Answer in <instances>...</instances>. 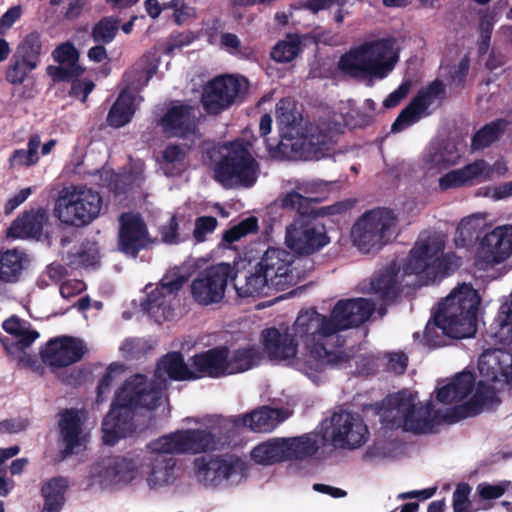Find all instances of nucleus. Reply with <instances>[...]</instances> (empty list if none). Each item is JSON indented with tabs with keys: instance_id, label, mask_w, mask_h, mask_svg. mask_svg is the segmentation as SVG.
<instances>
[{
	"instance_id": "f257e3e1",
	"label": "nucleus",
	"mask_w": 512,
	"mask_h": 512,
	"mask_svg": "<svg viewBox=\"0 0 512 512\" xmlns=\"http://www.w3.org/2000/svg\"><path fill=\"white\" fill-rule=\"evenodd\" d=\"M375 303L368 299L339 300L329 317L316 309L301 310L292 330L310 356L318 361L336 362V354L326 347V339L340 331L359 327L374 313Z\"/></svg>"
},
{
	"instance_id": "f03ea898",
	"label": "nucleus",
	"mask_w": 512,
	"mask_h": 512,
	"mask_svg": "<svg viewBox=\"0 0 512 512\" xmlns=\"http://www.w3.org/2000/svg\"><path fill=\"white\" fill-rule=\"evenodd\" d=\"M444 241L437 236L419 239L410 250L403 271L394 266L376 271L370 288H411L434 286L456 270L460 260L454 254L443 255Z\"/></svg>"
},
{
	"instance_id": "7ed1b4c3",
	"label": "nucleus",
	"mask_w": 512,
	"mask_h": 512,
	"mask_svg": "<svg viewBox=\"0 0 512 512\" xmlns=\"http://www.w3.org/2000/svg\"><path fill=\"white\" fill-rule=\"evenodd\" d=\"M353 114L349 111L341 114V121L335 120V127L324 128L303 125L301 116L293 111L291 103L282 99L276 106V118L280 132L277 146L267 145L270 157L274 159L307 160L319 159L326 154L325 150L335 143L341 124H350Z\"/></svg>"
},
{
	"instance_id": "20e7f679",
	"label": "nucleus",
	"mask_w": 512,
	"mask_h": 512,
	"mask_svg": "<svg viewBox=\"0 0 512 512\" xmlns=\"http://www.w3.org/2000/svg\"><path fill=\"white\" fill-rule=\"evenodd\" d=\"M162 385L144 374H134L115 391L110 409L102 421L103 442L114 446L136 430L135 416L141 409L154 410L162 399Z\"/></svg>"
},
{
	"instance_id": "39448f33",
	"label": "nucleus",
	"mask_w": 512,
	"mask_h": 512,
	"mask_svg": "<svg viewBox=\"0 0 512 512\" xmlns=\"http://www.w3.org/2000/svg\"><path fill=\"white\" fill-rule=\"evenodd\" d=\"M481 301L479 290H451L433 309L423 332V344L437 348L446 345L448 337H473L477 331Z\"/></svg>"
},
{
	"instance_id": "423d86ee",
	"label": "nucleus",
	"mask_w": 512,
	"mask_h": 512,
	"mask_svg": "<svg viewBox=\"0 0 512 512\" xmlns=\"http://www.w3.org/2000/svg\"><path fill=\"white\" fill-rule=\"evenodd\" d=\"M393 39L382 38L366 41L339 60V68L347 75L367 81L383 80L395 68L399 54Z\"/></svg>"
},
{
	"instance_id": "0eeeda50",
	"label": "nucleus",
	"mask_w": 512,
	"mask_h": 512,
	"mask_svg": "<svg viewBox=\"0 0 512 512\" xmlns=\"http://www.w3.org/2000/svg\"><path fill=\"white\" fill-rule=\"evenodd\" d=\"M415 402L416 396L413 393L402 390L377 403V413L384 427L391 430L401 428L414 433L424 432L430 426L434 405L429 401L417 409Z\"/></svg>"
},
{
	"instance_id": "6e6552de",
	"label": "nucleus",
	"mask_w": 512,
	"mask_h": 512,
	"mask_svg": "<svg viewBox=\"0 0 512 512\" xmlns=\"http://www.w3.org/2000/svg\"><path fill=\"white\" fill-rule=\"evenodd\" d=\"M397 223V215L390 209L369 210L354 223L352 242L362 253L378 252L392 239Z\"/></svg>"
},
{
	"instance_id": "1a4fd4ad",
	"label": "nucleus",
	"mask_w": 512,
	"mask_h": 512,
	"mask_svg": "<svg viewBox=\"0 0 512 512\" xmlns=\"http://www.w3.org/2000/svg\"><path fill=\"white\" fill-rule=\"evenodd\" d=\"M259 175V165L251 155L248 144L235 141L223 148L221 160L215 168V178L226 188L251 187Z\"/></svg>"
},
{
	"instance_id": "9d476101",
	"label": "nucleus",
	"mask_w": 512,
	"mask_h": 512,
	"mask_svg": "<svg viewBox=\"0 0 512 512\" xmlns=\"http://www.w3.org/2000/svg\"><path fill=\"white\" fill-rule=\"evenodd\" d=\"M102 209L99 193L87 187H71L62 191L54 213L61 223L74 227L90 224Z\"/></svg>"
},
{
	"instance_id": "9b49d317",
	"label": "nucleus",
	"mask_w": 512,
	"mask_h": 512,
	"mask_svg": "<svg viewBox=\"0 0 512 512\" xmlns=\"http://www.w3.org/2000/svg\"><path fill=\"white\" fill-rule=\"evenodd\" d=\"M369 437L367 425L358 413L340 410L334 412L329 426L323 430L322 438L334 447L356 449L366 443Z\"/></svg>"
},
{
	"instance_id": "f8f14e48",
	"label": "nucleus",
	"mask_w": 512,
	"mask_h": 512,
	"mask_svg": "<svg viewBox=\"0 0 512 512\" xmlns=\"http://www.w3.org/2000/svg\"><path fill=\"white\" fill-rule=\"evenodd\" d=\"M329 242L325 226L305 217H296L286 227L285 244L296 254L311 255Z\"/></svg>"
},
{
	"instance_id": "ddd939ff",
	"label": "nucleus",
	"mask_w": 512,
	"mask_h": 512,
	"mask_svg": "<svg viewBox=\"0 0 512 512\" xmlns=\"http://www.w3.org/2000/svg\"><path fill=\"white\" fill-rule=\"evenodd\" d=\"M249 83L241 76H220L209 82L203 90L202 103L208 113L217 114L241 100Z\"/></svg>"
},
{
	"instance_id": "4468645a",
	"label": "nucleus",
	"mask_w": 512,
	"mask_h": 512,
	"mask_svg": "<svg viewBox=\"0 0 512 512\" xmlns=\"http://www.w3.org/2000/svg\"><path fill=\"white\" fill-rule=\"evenodd\" d=\"M216 439L207 429L177 430L159 437L154 446L176 454L202 453L216 449Z\"/></svg>"
},
{
	"instance_id": "2eb2a0df",
	"label": "nucleus",
	"mask_w": 512,
	"mask_h": 512,
	"mask_svg": "<svg viewBox=\"0 0 512 512\" xmlns=\"http://www.w3.org/2000/svg\"><path fill=\"white\" fill-rule=\"evenodd\" d=\"M197 480L209 487H218L234 474L244 470V463L232 456H200L193 461Z\"/></svg>"
},
{
	"instance_id": "dca6fc26",
	"label": "nucleus",
	"mask_w": 512,
	"mask_h": 512,
	"mask_svg": "<svg viewBox=\"0 0 512 512\" xmlns=\"http://www.w3.org/2000/svg\"><path fill=\"white\" fill-rule=\"evenodd\" d=\"M157 124L167 137L187 138L197 134L198 109L184 102H171Z\"/></svg>"
},
{
	"instance_id": "f3484780",
	"label": "nucleus",
	"mask_w": 512,
	"mask_h": 512,
	"mask_svg": "<svg viewBox=\"0 0 512 512\" xmlns=\"http://www.w3.org/2000/svg\"><path fill=\"white\" fill-rule=\"evenodd\" d=\"M86 352L81 339L59 336L50 339L40 350L42 362L52 369L68 367L79 362Z\"/></svg>"
},
{
	"instance_id": "a211bd4d",
	"label": "nucleus",
	"mask_w": 512,
	"mask_h": 512,
	"mask_svg": "<svg viewBox=\"0 0 512 512\" xmlns=\"http://www.w3.org/2000/svg\"><path fill=\"white\" fill-rule=\"evenodd\" d=\"M323 185L321 181L287 180L283 184L284 191L275 204L285 210H295L298 217H304L310 204L318 201L313 195L320 192Z\"/></svg>"
},
{
	"instance_id": "6ab92c4d",
	"label": "nucleus",
	"mask_w": 512,
	"mask_h": 512,
	"mask_svg": "<svg viewBox=\"0 0 512 512\" xmlns=\"http://www.w3.org/2000/svg\"><path fill=\"white\" fill-rule=\"evenodd\" d=\"M445 89L440 81H433L422 88L410 104L401 111L392 125L393 132H400L428 114V109L444 97Z\"/></svg>"
},
{
	"instance_id": "aec40b11",
	"label": "nucleus",
	"mask_w": 512,
	"mask_h": 512,
	"mask_svg": "<svg viewBox=\"0 0 512 512\" xmlns=\"http://www.w3.org/2000/svg\"><path fill=\"white\" fill-rule=\"evenodd\" d=\"M150 243L151 237L142 216L135 212L122 213L119 217V249L125 254L135 257Z\"/></svg>"
},
{
	"instance_id": "412c9836",
	"label": "nucleus",
	"mask_w": 512,
	"mask_h": 512,
	"mask_svg": "<svg viewBox=\"0 0 512 512\" xmlns=\"http://www.w3.org/2000/svg\"><path fill=\"white\" fill-rule=\"evenodd\" d=\"M85 411L77 408H66L59 412L58 428L60 440L64 448L60 451L59 461L75 453V449L85 442L84 424Z\"/></svg>"
},
{
	"instance_id": "4be33fe9",
	"label": "nucleus",
	"mask_w": 512,
	"mask_h": 512,
	"mask_svg": "<svg viewBox=\"0 0 512 512\" xmlns=\"http://www.w3.org/2000/svg\"><path fill=\"white\" fill-rule=\"evenodd\" d=\"M512 254V225H502L487 233L480 243L477 259L486 265L503 262Z\"/></svg>"
},
{
	"instance_id": "5701e85b",
	"label": "nucleus",
	"mask_w": 512,
	"mask_h": 512,
	"mask_svg": "<svg viewBox=\"0 0 512 512\" xmlns=\"http://www.w3.org/2000/svg\"><path fill=\"white\" fill-rule=\"evenodd\" d=\"M227 346L221 345L194 354L189 357L192 367V381L202 378L219 379L226 377Z\"/></svg>"
},
{
	"instance_id": "b1692460",
	"label": "nucleus",
	"mask_w": 512,
	"mask_h": 512,
	"mask_svg": "<svg viewBox=\"0 0 512 512\" xmlns=\"http://www.w3.org/2000/svg\"><path fill=\"white\" fill-rule=\"evenodd\" d=\"M291 263L290 253L279 248H269L261 259L260 273L255 275V281L268 287L285 285L284 279L289 272Z\"/></svg>"
},
{
	"instance_id": "393cba45",
	"label": "nucleus",
	"mask_w": 512,
	"mask_h": 512,
	"mask_svg": "<svg viewBox=\"0 0 512 512\" xmlns=\"http://www.w3.org/2000/svg\"><path fill=\"white\" fill-rule=\"evenodd\" d=\"M497 399L493 386L485 381H479L474 395L467 402L450 408L444 419L452 424L469 417L479 415L484 408L490 407Z\"/></svg>"
},
{
	"instance_id": "a878e982",
	"label": "nucleus",
	"mask_w": 512,
	"mask_h": 512,
	"mask_svg": "<svg viewBox=\"0 0 512 512\" xmlns=\"http://www.w3.org/2000/svg\"><path fill=\"white\" fill-rule=\"evenodd\" d=\"M264 349L271 360L287 361L296 358L298 340L294 333L286 328L283 332L276 327L266 328L261 332Z\"/></svg>"
},
{
	"instance_id": "bb28decb",
	"label": "nucleus",
	"mask_w": 512,
	"mask_h": 512,
	"mask_svg": "<svg viewBox=\"0 0 512 512\" xmlns=\"http://www.w3.org/2000/svg\"><path fill=\"white\" fill-rule=\"evenodd\" d=\"M155 441L150 442L147 447L152 453L150 458L151 471L147 477L148 485L151 488L161 487L168 484L174 477L176 459L174 452H165L164 448L156 447Z\"/></svg>"
},
{
	"instance_id": "cd10ccee",
	"label": "nucleus",
	"mask_w": 512,
	"mask_h": 512,
	"mask_svg": "<svg viewBox=\"0 0 512 512\" xmlns=\"http://www.w3.org/2000/svg\"><path fill=\"white\" fill-rule=\"evenodd\" d=\"M492 173L491 167L483 160L475 161L463 168L452 170L439 179L442 190L471 185L486 180Z\"/></svg>"
},
{
	"instance_id": "c85d7f7f",
	"label": "nucleus",
	"mask_w": 512,
	"mask_h": 512,
	"mask_svg": "<svg viewBox=\"0 0 512 512\" xmlns=\"http://www.w3.org/2000/svg\"><path fill=\"white\" fill-rule=\"evenodd\" d=\"M49 219L45 209H31L17 217L8 230V236L18 239H40Z\"/></svg>"
},
{
	"instance_id": "c756f323",
	"label": "nucleus",
	"mask_w": 512,
	"mask_h": 512,
	"mask_svg": "<svg viewBox=\"0 0 512 512\" xmlns=\"http://www.w3.org/2000/svg\"><path fill=\"white\" fill-rule=\"evenodd\" d=\"M178 290H151L142 303L143 310L158 324L175 318L176 293Z\"/></svg>"
},
{
	"instance_id": "7c9ffc66",
	"label": "nucleus",
	"mask_w": 512,
	"mask_h": 512,
	"mask_svg": "<svg viewBox=\"0 0 512 512\" xmlns=\"http://www.w3.org/2000/svg\"><path fill=\"white\" fill-rule=\"evenodd\" d=\"M459 158L460 154L454 144L431 145L422 157L421 168L424 172L435 175L455 165Z\"/></svg>"
},
{
	"instance_id": "2f4dec72",
	"label": "nucleus",
	"mask_w": 512,
	"mask_h": 512,
	"mask_svg": "<svg viewBox=\"0 0 512 512\" xmlns=\"http://www.w3.org/2000/svg\"><path fill=\"white\" fill-rule=\"evenodd\" d=\"M54 59L59 63L57 67H50L49 74L58 81L73 79L83 73L78 65V52L70 43L59 45L53 52Z\"/></svg>"
},
{
	"instance_id": "473e14b6",
	"label": "nucleus",
	"mask_w": 512,
	"mask_h": 512,
	"mask_svg": "<svg viewBox=\"0 0 512 512\" xmlns=\"http://www.w3.org/2000/svg\"><path fill=\"white\" fill-rule=\"evenodd\" d=\"M286 416L282 409L263 406L243 415L236 421L249 428L253 432H270L285 420Z\"/></svg>"
},
{
	"instance_id": "72a5a7b5",
	"label": "nucleus",
	"mask_w": 512,
	"mask_h": 512,
	"mask_svg": "<svg viewBox=\"0 0 512 512\" xmlns=\"http://www.w3.org/2000/svg\"><path fill=\"white\" fill-rule=\"evenodd\" d=\"M475 387V376L470 371L456 374L449 383L437 388L436 399L443 404H451L465 399Z\"/></svg>"
},
{
	"instance_id": "f704fd0d",
	"label": "nucleus",
	"mask_w": 512,
	"mask_h": 512,
	"mask_svg": "<svg viewBox=\"0 0 512 512\" xmlns=\"http://www.w3.org/2000/svg\"><path fill=\"white\" fill-rule=\"evenodd\" d=\"M99 476L103 481L119 483L130 481L138 468V464L126 456H110L100 464Z\"/></svg>"
},
{
	"instance_id": "c9c22d12",
	"label": "nucleus",
	"mask_w": 512,
	"mask_h": 512,
	"mask_svg": "<svg viewBox=\"0 0 512 512\" xmlns=\"http://www.w3.org/2000/svg\"><path fill=\"white\" fill-rule=\"evenodd\" d=\"M141 102V96L124 89L109 111L107 117L109 125L119 128L129 123Z\"/></svg>"
},
{
	"instance_id": "e433bc0d",
	"label": "nucleus",
	"mask_w": 512,
	"mask_h": 512,
	"mask_svg": "<svg viewBox=\"0 0 512 512\" xmlns=\"http://www.w3.org/2000/svg\"><path fill=\"white\" fill-rule=\"evenodd\" d=\"M69 481L64 476H56L43 483L40 493L44 500L41 512H61L66 502Z\"/></svg>"
},
{
	"instance_id": "4c0bfd02",
	"label": "nucleus",
	"mask_w": 512,
	"mask_h": 512,
	"mask_svg": "<svg viewBox=\"0 0 512 512\" xmlns=\"http://www.w3.org/2000/svg\"><path fill=\"white\" fill-rule=\"evenodd\" d=\"M262 358V352L256 346H245L233 351L227 347L226 366L227 375L243 373L257 366Z\"/></svg>"
},
{
	"instance_id": "58836bf2",
	"label": "nucleus",
	"mask_w": 512,
	"mask_h": 512,
	"mask_svg": "<svg viewBox=\"0 0 512 512\" xmlns=\"http://www.w3.org/2000/svg\"><path fill=\"white\" fill-rule=\"evenodd\" d=\"M161 373L175 381H192L193 378L190 362L186 363L182 353L178 351L169 352L159 359L156 374L161 376Z\"/></svg>"
},
{
	"instance_id": "ea45409f",
	"label": "nucleus",
	"mask_w": 512,
	"mask_h": 512,
	"mask_svg": "<svg viewBox=\"0 0 512 512\" xmlns=\"http://www.w3.org/2000/svg\"><path fill=\"white\" fill-rule=\"evenodd\" d=\"M235 272L231 265L221 263L207 268L194 280L191 288H227L234 285Z\"/></svg>"
},
{
	"instance_id": "a19ab883",
	"label": "nucleus",
	"mask_w": 512,
	"mask_h": 512,
	"mask_svg": "<svg viewBox=\"0 0 512 512\" xmlns=\"http://www.w3.org/2000/svg\"><path fill=\"white\" fill-rule=\"evenodd\" d=\"M28 255L17 248L0 252V280L12 283L29 265Z\"/></svg>"
},
{
	"instance_id": "79ce46f5",
	"label": "nucleus",
	"mask_w": 512,
	"mask_h": 512,
	"mask_svg": "<svg viewBox=\"0 0 512 512\" xmlns=\"http://www.w3.org/2000/svg\"><path fill=\"white\" fill-rule=\"evenodd\" d=\"M284 442L287 461L307 460L315 456L320 448L317 435L314 433L284 438Z\"/></svg>"
},
{
	"instance_id": "37998d69",
	"label": "nucleus",
	"mask_w": 512,
	"mask_h": 512,
	"mask_svg": "<svg viewBox=\"0 0 512 512\" xmlns=\"http://www.w3.org/2000/svg\"><path fill=\"white\" fill-rule=\"evenodd\" d=\"M158 68L157 60L154 56L145 55L137 62L130 71L125 74V82L128 90H135L145 86Z\"/></svg>"
},
{
	"instance_id": "c03bdc74",
	"label": "nucleus",
	"mask_w": 512,
	"mask_h": 512,
	"mask_svg": "<svg viewBox=\"0 0 512 512\" xmlns=\"http://www.w3.org/2000/svg\"><path fill=\"white\" fill-rule=\"evenodd\" d=\"M251 458L261 465H273L287 461L284 438H275L258 444L251 451Z\"/></svg>"
},
{
	"instance_id": "a18cd8bd",
	"label": "nucleus",
	"mask_w": 512,
	"mask_h": 512,
	"mask_svg": "<svg viewBox=\"0 0 512 512\" xmlns=\"http://www.w3.org/2000/svg\"><path fill=\"white\" fill-rule=\"evenodd\" d=\"M186 149L180 145L170 144L162 152L160 168L167 176L181 174L185 169Z\"/></svg>"
},
{
	"instance_id": "49530a36",
	"label": "nucleus",
	"mask_w": 512,
	"mask_h": 512,
	"mask_svg": "<svg viewBox=\"0 0 512 512\" xmlns=\"http://www.w3.org/2000/svg\"><path fill=\"white\" fill-rule=\"evenodd\" d=\"M507 125L508 122L503 119H499L485 125L474 135L471 145L472 149L481 150L488 147L500 137Z\"/></svg>"
},
{
	"instance_id": "de8ad7c7",
	"label": "nucleus",
	"mask_w": 512,
	"mask_h": 512,
	"mask_svg": "<svg viewBox=\"0 0 512 512\" xmlns=\"http://www.w3.org/2000/svg\"><path fill=\"white\" fill-rule=\"evenodd\" d=\"M41 140L38 135H33L29 138L27 150H15L9 159L10 165L15 166H32L39 160L38 149Z\"/></svg>"
},
{
	"instance_id": "09e8293b",
	"label": "nucleus",
	"mask_w": 512,
	"mask_h": 512,
	"mask_svg": "<svg viewBox=\"0 0 512 512\" xmlns=\"http://www.w3.org/2000/svg\"><path fill=\"white\" fill-rule=\"evenodd\" d=\"M41 49L40 36L37 33H31L23 40L16 55L24 59L28 68H35Z\"/></svg>"
},
{
	"instance_id": "8fccbe9b",
	"label": "nucleus",
	"mask_w": 512,
	"mask_h": 512,
	"mask_svg": "<svg viewBox=\"0 0 512 512\" xmlns=\"http://www.w3.org/2000/svg\"><path fill=\"white\" fill-rule=\"evenodd\" d=\"M300 39L297 35H288L275 45L271 52L272 58L277 62H289L299 52Z\"/></svg>"
},
{
	"instance_id": "3c124183",
	"label": "nucleus",
	"mask_w": 512,
	"mask_h": 512,
	"mask_svg": "<svg viewBox=\"0 0 512 512\" xmlns=\"http://www.w3.org/2000/svg\"><path fill=\"white\" fill-rule=\"evenodd\" d=\"M118 28V19L112 17L103 18L93 27V39L98 43H110L114 39Z\"/></svg>"
},
{
	"instance_id": "603ef678",
	"label": "nucleus",
	"mask_w": 512,
	"mask_h": 512,
	"mask_svg": "<svg viewBox=\"0 0 512 512\" xmlns=\"http://www.w3.org/2000/svg\"><path fill=\"white\" fill-rule=\"evenodd\" d=\"M486 226V215L473 214L461 220L457 231L463 239H472Z\"/></svg>"
},
{
	"instance_id": "864d4df0",
	"label": "nucleus",
	"mask_w": 512,
	"mask_h": 512,
	"mask_svg": "<svg viewBox=\"0 0 512 512\" xmlns=\"http://www.w3.org/2000/svg\"><path fill=\"white\" fill-rule=\"evenodd\" d=\"M190 277V269L186 266L171 268L161 278V288H181Z\"/></svg>"
},
{
	"instance_id": "5fc2aeb1",
	"label": "nucleus",
	"mask_w": 512,
	"mask_h": 512,
	"mask_svg": "<svg viewBox=\"0 0 512 512\" xmlns=\"http://www.w3.org/2000/svg\"><path fill=\"white\" fill-rule=\"evenodd\" d=\"M122 369V365L118 363H111L105 370V373L100 378L96 389V402L103 403L107 395L110 393L114 383L115 374Z\"/></svg>"
},
{
	"instance_id": "6e6d98bb",
	"label": "nucleus",
	"mask_w": 512,
	"mask_h": 512,
	"mask_svg": "<svg viewBox=\"0 0 512 512\" xmlns=\"http://www.w3.org/2000/svg\"><path fill=\"white\" fill-rule=\"evenodd\" d=\"M257 228V219L255 217H248L227 230L223 235V240L227 243H233L250 233L256 232Z\"/></svg>"
},
{
	"instance_id": "4d7b16f0",
	"label": "nucleus",
	"mask_w": 512,
	"mask_h": 512,
	"mask_svg": "<svg viewBox=\"0 0 512 512\" xmlns=\"http://www.w3.org/2000/svg\"><path fill=\"white\" fill-rule=\"evenodd\" d=\"M353 0H311L308 3V7L313 12H318L322 9L337 8V12L334 19L337 23H341L344 20L345 15L348 13L344 6L350 4Z\"/></svg>"
},
{
	"instance_id": "13d9d810",
	"label": "nucleus",
	"mask_w": 512,
	"mask_h": 512,
	"mask_svg": "<svg viewBox=\"0 0 512 512\" xmlns=\"http://www.w3.org/2000/svg\"><path fill=\"white\" fill-rule=\"evenodd\" d=\"M34 68H28L24 59L20 58L18 55L13 57V63L9 66L6 72V79L8 82L12 84H21L27 73Z\"/></svg>"
},
{
	"instance_id": "bf43d9fd",
	"label": "nucleus",
	"mask_w": 512,
	"mask_h": 512,
	"mask_svg": "<svg viewBox=\"0 0 512 512\" xmlns=\"http://www.w3.org/2000/svg\"><path fill=\"white\" fill-rule=\"evenodd\" d=\"M471 488L467 483L458 484L453 492V510L454 512H472L470 510L471 502L469 495Z\"/></svg>"
},
{
	"instance_id": "052dcab7",
	"label": "nucleus",
	"mask_w": 512,
	"mask_h": 512,
	"mask_svg": "<svg viewBox=\"0 0 512 512\" xmlns=\"http://www.w3.org/2000/svg\"><path fill=\"white\" fill-rule=\"evenodd\" d=\"M217 227V219L211 216H202L195 220L193 235L198 242H203L206 235L212 233Z\"/></svg>"
},
{
	"instance_id": "680f3d73",
	"label": "nucleus",
	"mask_w": 512,
	"mask_h": 512,
	"mask_svg": "<svg viewBox=\"0 0 512 512\" xmlns=\"http://www.w3.org/2000/svg\"><path fill=\"white\" fill-rule=\"evenodd\" d=\"M194 301L201 305L219 303L225 296L226 290H190Z\"/></svg>"
},
{
	"instance_id": "e2e57ef3",
	"label": "nucleus",
	"mask_w": 512,
	"mask_h": 512,
	"mask_svg": "<svg viewBox=\"0 0 512 512\" xmlns=\"http://www.w3.org/2000/svg\"><path fill=\"white\" fill-rule=\"evenodd\" d=\"M65 269L61 265L52 264L41 276V282L45 286L64 285Z\"/></svg>"
},
{
	"instance_id": "0e129e2a",
	"label": "nucleus",
	"mask_w": 512,
	"mask_h": 512,
	"mask_svg": "<svg viewBox=\"0 0 512 512\" xmlns=\"http://www.w3.org/2000/svg\"><path fill=\"white\" fill-rule=\"evenodd\" d=\"M354 205L355 200L353 199L342 200L332 205L319 208L315 212V215L320 217L340 215L350 210Z\"/></svg>"
},
{
	"instance_id": "69168bd1",
	"label": "nucleus",
	"mask_w": 512,
	"mask_h": 512,
	"mask_svg": "<svg viewBox=\"0 0 512 512\" xmlns=\"http://www.w3.org/2000/svg\"><path fill=\"white\" fill-rule=\"evenodd\" d=\"M476 491L483 500H494L504 495L506 486L502 484L492 485L487 482L478 484Z\"/></svg>"
},
{
	"instance_id": "338daca9",
	"label": "nucleus",
	"mask_w": 512,
	"mask_h": 512,
	"mask_svg": "<svg viewBox=\"0 0 512 512\" xmlns=\"http://www.w3.org/2000/svg\"><path fill=\"white\" fill-rule=\"evenodd\" d=\"M411 88V81H404L395 91L390 93L383 101L385 108H392L397 106L409 93Z\"/></svg>"
},
{
	"instance_id": "774afa93",
	"label": "nucleus",
	"mask_w": 512,
	"mask_h": 512,
	"mask_svg": "<svg viewBox=\"0 0 512 512\" xmlns=\"http://www.w3.org/2000/svg\"><path fill=\"white\" fill-rule=\"evenodd\" d=\"M76 78L70 79L72 81L70 94L85 102L89 93L94 89V83L91 80H77Z\"/></svg>"
}]
</instances>
